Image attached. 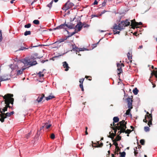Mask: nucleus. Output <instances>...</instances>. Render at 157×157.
I'll return each mask as SVG.
<instances>
[{"instance_id":"obj_24","label":"nucleus","mask_w":157,"mask_h":157,"mask_svg":"<svg viewBox=\"0 0 157 157\" xmlns=\"http://www.w3.org/2000/svg\"><path fill=\"white\" fill-rule=\"evenodd\" d=\"M55 98V97L53 95H49L48 97H45V98L47 101H48L49 100L52 99V98Z\"/></svg>"},{"instance_id":"obj_37","label":"nucleus","mask_w":157,"mask_h":157,"mask_svg":"<svg viewBox=\"0 0 157 157\" xmlns=\"http://www.w3.org/2000/svg\"><path fill=\"white\" fill-rule=\"evenodd\" d=\"M98 144H99L98 146H94L93 145V147H101L103 145V144L102 143H101L100 144H99V142L98 143Z\"/></svg>"},{"instance_id":"obj_27","label":"nucleus","mask_w":157,"mask_h":157,"mask_svg":"<svg viewBox=\"0 0 157 157\" xmlns=\"http://www.w3.org/2000/svg\"><path fill=\"white\" fill-rule=\"evenodd\" d=\"M37 56L38 54L36 53L31 56V59H34L37 58H38V57H37Z\"/></svg>"},{"instance_id":"obj_59","label":"nucleus","mask_w":157,"mask_h":157,"mask_svg":"<svg viewBox=\"0 0 157 157\" xmlns=\"http://www.w3.org/2000/svg\"><path fill=\"white\" fill-rule=\"evenodd\" d=\"M98 43H98H97V44H93V45L94 46L93 47L94 48V47H96L97 46V44Z\"/></svg>"},{"instance_id":"obj_2","label":"nucleus","mask_w":157,"mask_h":157,"mask_svg":"<svg viewBox=\"0 0 157 157\" xmlns=\"http://www.w3.org/2000/svg\"><path fill=\"white\" fill-rule=\"evenodd\" d=\"M129 21L128 19L122 21L119 23L118 25L115 24L113 27V28L114 29H118L120 31L124 29L125 27L130 25V22Z\"/></svg>"},{"instance_id":"obj_19","label":"nucleus","mask_w":157,"mask_h":157,"mask_svg":"<svg viewBox=\"0 0 157 157\" xmlns=\"http://www.w3.org/2000/svg\"><path fill=\"white\" fill-rule=\"evenodd\" d=\"M131 21V23L132 24L136 26H138L141 25H142V23L141 22H140L139 23L136 22L135 21V20L134 19L133 20Z\"/></svg>"},{"instance_id":"obj_26","label":"nucleus","mask_w":157,"mask_h":157,"mask_svg":"<svg viewBox=\"0 0 157 157\" xmlns=\"http://www.w3.org/2000/svg\"><path fill=\"white\" fill-rule=\"evenodd\" d=\"M139 90L137 89V88H135L133 90V92L135 95L137 94Z\"/></svg>"},{"instance_id":"obj_22","label":"nucleus","mask_w":157,"mask_h":157,"mask_svg":"<svg viewBox=\"0 0 157 157\" xmlns=\"http://www.w3.org/2000/svg\"><path fill=\"white\" fill-rule=\"evenodd\" d=\"M10 67L12 70L17 69V64L15 65L11 64L10 65Z\"/></svg>"},{"instance_id":"obj_5","label":"nucleus","mask_w":157,"mask_h":157,"mask_svg":"<svg viewBox=\"0 0 157 157\" xmlns=\"http://www.w3.org/2000/svg\"><path fill=\"white\" fill-rule=\"evenodd\" d=\"M32 45V44H31L32 46L29 47V48L31 49L32 48L40 46V45H39L33 46ZM24 46H27L25 44V43L22 44L20 48L17 50V51L21 50H24L25 49H27L29 48H26Z\"/></svg>"},{"instance_id":"obj_53","label":"nucleus","mask_w":157,"mask_h":157,"mask_svg":"<svg viewBox=\"0 0 157 157\" xmlns=\"http://www.w3.org/2000/svg\"><path fill=\"white\" fill-rule=\"evenodd\" d=\"M91 17H92L93 18V17H98V15H95L93 14V15H91Z\"/></svg>"},{"instance_id":"obj_31","label":"nucleus","mask_w":157,"mask_h":157,"mask_svg":"<svg viewBox=\"0 0 157 157\" xmlns=\"http://www.w3.org/2000/svg\"><path fill=\"white\" fill-rule=\"evenodd\" d=\"M131 109H130V108H129V109L126 111L125 114L126 115H129Z\"/></svg>"},{"instance_id":"obj_34","label":"nucleus","mask_w":157,"mask_h":157,"mask_svg":"<svg viewBox=\"0 0 157 157\" xmlns=\"http://www.w3.org/2000/svg\"><path fill=\"white\" fill-rule=\"evenodd\" d=\"M144 130L146 132H149L150 130V128L149 127L146 126L144 127Z\"/></svg>"},{"instance_id":"obj_18","label":"nucleus","mask_w":157,"mask_h":157,"mask_svg":"<svg viewBox=\"0 0 157 157\" xmlns=\"http://www.w3.org/2000/svg\"><path fill=\"white\" fill-rule=\"evenodd\" d=\"M63 66L64 68H65V71H67L68 70L69 67L68 66V65L66 61L63 62Z\"/></svg>"},{"instance_id":"obj_60","label":"nucleus","mask_w":157,"mask_h":157,"mask_svg":"<svg viewBox=\"0 0 157 157\" xmlns=\"http://www.w3.org/2000/svg\"><path fill=\"white\" fill-rule=\"evenodd\" d=\"M37 0H34L31 3V5H32L34 2H36L37 1Z\"/></svg>"},{"instance_id":"obj_10","label":"nucleus","mask_w":157,"mask_h":157,"mask_svg":"<svg viewBox=\"0 0 157 157\" xmlns=\"http://www.w3.org/2000/svg\"><path fill=\"white\" fill-rule=\"evenodd\" d=\"M26 69V67H23L21 69H17V70H16L17 75H19L22 74L23 73V71L25 70Z\"/></svg>"},{"instance_id":"obj_33","label":"nucleus","mask_w":157,"mask_h":157,"mask_svg":"<svg viewBox=\"0 0 157 157\" xmlns=\"http://www.w3.org/2000/svg\"><path fill=\"white\" fill-rule=\"evenodd\" d=\"M31 24L30 23H29L26 25H25L24 26V27L25 28H29L31 27Z\"/></svg>"},{"instance_id":"obj_3","label":"nucleus","mask_w":157,"mask_h":157,"mask_svg":"<svg viewBox=\"0 0 157 157\" xmlns=\"http://www.w3.org/2000/svg\"><path fill=\"white\" fill-rule=\"evenodd\" d=\"M30 59H23L21 61L24 63L25 67L29 65L30 66H33L37 64V62L36 61H34L32 62L30 61Z\"/></svg>"},{"instance_id":"obj_40","label":"nucleus","mask_w":157,"mask_h":157,"mask_svg":"<svg viewBox=\"0 0 157 157\" xmlns=\"http://www.w3.org/2000/svg\"><path fill=\"white\" fill-rule=\"evenodd\" d=\"M0 77H1V79H2V80H4V79L5 80H2V81H7V80H9V79L7 78H5V77L4 78L3 77L1 76H0Z\"/></svg>"},{"instance_id":"obj_62","label":"nucleus","mask_w":157,"mask_h":157,"mask_svg":"<svg viewBox=\"0 0 157 157\" xmlns=\"http://www.w3.org/2000/svg\"><path fill=\"white\" fill-rule=\"evenodd\" d=\"M53 2V0H52V1L49 3L50 4H51V5L52 6V4Z\"/></svg>"},{"instance_id":"obj_41","label":"nucleus","mask_w":157,"mask_h":157,"mask_svg":"<svg viewBox=\"0 0 157 157\" xmlns=\"http://www.w3.org/2000/svg\"><path fill=\"white\" fill-rule=\"evenodd\" d=\"M131 131H132L130 129H127L126 131L125 130V132H124L129 134L131 132Z\"/></svg>"},{"instance_id":"obj_29","label":"nucleus","mask_w":157,"mask_h":157,"mask_svg":"<svg viewBox=\"0 0 157 157\" xmlns=\"http://www.w3.org/2000/svg\"><path fill=\"white\" fill-rule=\"evenodd\" d=\"M31 34V31H26L24 33V34L25 36H26L28 35H30Z\"/></svg>"},{"instance_id":"obj_8","label":"nucleus","mask_w":157,"mask_h":157,"mask_svg":"<svg viewBox=\"0 0 157 157\" xmlns=\"http://www.w3.org/2000/svg\"><path fill=\"white\" fill-rule=\"evenodd\" d=\"M127 100L128 102V108H130V109H132V100L130 98L128 97L127 98Z\"/></svg>"},{"instance_id":"obj_6","label":"nucleus","mask_w":157,"mask_h":157,"mask_svg":"<svg viewBox=\"0 0 157 157\" xmlns=\"http://www.w3.org/2000/svg\"><path fill=\"white\" fill-rule=\"evenodd\" d=\"M145 116H146L147 120H148V121H147L148 122L147 124L150 127V125L152 124V115L151 114L149 115H146Z\"/></svg>"},{"instance_id":"obj_17","label":"nucleus","mask_w":157,"mask_h":157,"mask_svg":"<svg viewBox=\"0 0 157 157\" xmlns=\"http://www.w3.org/2000/svg\"><path fill=\"white\" fill-rule=\"evenodd\" d=\"M113 124H111V126H112L113 125L114 126H115L116 127H117L116 125V124H114V122L117 123V122H118V121H119V118L117 117H114L113 118Z\"/></svg>"},{"instance_id":"obj_56","label":"nucleus","mask_w":157,"mask_h":157,"mask_svg":"<svg viewBox=\"0 0 157 157\" xmlns=\"http://www.w3.org/2000/svg\"><path fill=\"white\" fill-rule=\"evenodd\" d=\"M69 37H68V36H65L63 38H64L65 40H66Z\"/></svg>"},{"instance_id":"obj_15","label":"nucleus","mask_w":157,"mask_h":157,"mask_svg":"<svg viewBox=\"0 0 157 157\" xmlns=\"http://www.w3.org/2000/svg\"><path fill=\"white\" fill-rule=\"evenodd\" d=\"M120 64L118 63L117 64V70L119 72L118 73V75L120 77L119 75L122 72V70L121 69V67L120 65Z\"/></svg>"},{"instance_id":"obj_23","label":"nucleus","mask_w":157,"mask_h":157,"mask_svg":"<svg viewBox=\"0 0 157 157\" xmlns=\"http://www.w3.org/2000/svg\"><path fill=\"white\" fill-rule=\"evenodd\" d=\"M65 27H67L70 29H74L75 28L73 25H68L67 24H66V23H65Z\"/></svg>"},{"instance_id":"obj_13","label":"nucleus","mask_w":157,"mask_h":157,"mask_svg":"<svg viewBox=\"0 0 157 157\" xmlns=\"http://www.w3.org/2000/svg\"><path fill=\"white\" fill-rule=\"evenodd\" d=\"M72 49L74 51H76V52H78V51H83L82 49V48H79L77 47H76L75 45H72Z\"/></svg>"},{"instance_id":"obj_42","label":"nucleus","mask_w":157,"mask_h":157,"mask_svg":"<svg viewBox=\"0 0 157 157\" xmlns=\"http://www.w3.org/2000/svg\"><path fill=\"white\" fill-rule=\"evenodd\" d=\"M107 0H104V2H102V6H104L106 5V3L107 2Z\"/></svg>"},{"instance_id":"obj_12","label":"nucleus","mask_w":157,"mask_h":157,"mask_svg":"<svg viewBox=\"0 0 157 157\" xmlns=\"http://www.w3.org/2000/svg\"><path fill=\"white\" fill-rule=\"evenodd\" d=\"M45 98L44 94H40L38 96V98L36 99V101L37 102L39 103L42 100L43 98Z\"/></svg>"},{"instance_id":"obj_52","label":"nucleus","mask_w":157,"mask_h":157,"mask_svg":"<svg viewBox=\"0 0 157 157\" xmlns=\"http://www.w3.org/2000/svg\"><path fill=\"white\" fill-rule=\"evenodd\" d=\"M134 153L135 156H137V154L138 153V152L137 151H134Z\"/></svg>"},{"instance_id":"obj_55","label":"nucleus","mask_w":157,"mask_h":157,"mask_svg":"<svg viewBox=\"0 0 157 157\" xmlns=\"http://www.w3.org/2000/svg\"><path fill=\"white\" fill-rule=\"evenodd\" d=\"M79 87L81 88L83 87V84L81 83L79 84Z\"/></svg>"},{"instance_id":"obj_57","label":"nucleus","mask_w":157,"mask_h":157,"mask_svg":"<svg viewBox=\"0 0 157 157\" xmlns=\"http://www.w3.org/2000/svg\"><path fill=\"white\" fill-rule=\"evenodd\" d=\"M79 31H78V29L77 30V29H75V31L74 32H76V33Z\"/></svg>"},{"instance_id":"obj_7","label":"nucleus","mask_w":157,"mask_h":157,"mask_svg":"<svg viewBox=\"0 0 157 157\" xmlns=\"http://www.w3.org/2000/svg\"><path fill=\"white\" fill-rule=\"evenodd\" d=\"M127 124V122H126L125 124L124 125H123V126H121V127H119L118 129L120 130V131H119L120 134L121 132H125V130L126 128H127V127L126 126V124Z\"/></svg>"},{"instance_id":"obj_64","label":"nucleus","mask_w":157,"mask_h":157,"mask_svg":"<svg viewBox=\"0 0 157 157\" xmlns=\"http://www.w3.org/2000/svg\"><path fill=\"white\" fill-rule=\"evenodd\" d=\"M143 48V46L142 45H140V46H139V48H140V49H141L142 48Z\"/></svg>"},{"instance_id":"obj_39","label":"nucleus","mask_w":157,"mask_h":157,"mask_svg":"<svg viewBox=\"0 0 157 157\" xmlns=\"http://www.w3.org/2000/svg\"><path fill=\"white\" fill-rule=\"evenodd\" d=\"M117 29H114L113 30V33L114 34H119L120 31H117Z\"/></svg>"},{"instance_id":"obj_35","label":"nucleus","mask_w":157,"mask_h":157,"mask_svg":"<svg viewBox=\"0 0 157 157\" xmlns=\"http://www.w3.org/2000/svg\"><path fill=\"white\" fill-rule=\"evenodd\" d=\"M43 72L40 71L38 73L39 76L40 77H43L44 76V75L42 74Z\"/></svg>"},{"instance_id":"obj_21","label":"nucleus","mask_w":157,"mask_h":157,"mask_svg":"<svg viewBox=\"0 0 157 157\" xmlns=\"http://www.w3.org/2000/svg\"><path fill=\"white\" fill-rule=\"evenodd\" d=\"M14 113V112L12 111L10 113H3L5 116L6 117H10V116L12 114H13Z\"/></svg>"},{"instance_id":"obj_48","label":"nucleus","mask_w":157,"mask_h":157,"mask_svg":"<svg viewBox=\"0 0 157 157\" xmlns=\"http://www.w3.org/2000/svg\"><path fill=\"white\" fill-rule=\"evenodd\" d=\"M107 11L105 10L101 12V13L100 14V16H101V14H103L105 13V12H106Z\"/></svg>"},{"instance_id":"obj_4","label":"nucleus","mask_w":157,"mask_h":157,"mask_svg":"<svg viewBox=\"0 0 157 157\" xmlns=\"http://www.w3.org/2000/svg\"><path fill=\"white\" fill-rule=\"evenodd\" d=\"M74 6V4L70 2L69 0L64 5V6L62 8L63 10L66 11L70 8H71Z\"/></svg>"},{"instance_id":"obj_47","label":"nucleus","mask_w":157,"mask_h":157,"mask_svg":"<svg viewBox=\"0 0 157 157\" xmlns=\"http://www.w3.org/2000/svg\"><path fill=\"white\" fill-rule=\"evenodd\" d=\"M117 141H118L120 140L121 139V137L119 136H117Z\"/></svg>"},{"instance_id":"obj_32","label":"nucleus","mask_w":157,"mask_h":157,"mask_svg":"<svg viewBox=\"0 0 157 157\" xmlns=\"http://www.w3.org/2000/svg\"><path fill=\"white\" fill-rule=\"evenodd\" d=\"M120 154H121V157H125L126 155V153L125 152L123 151L122 152H120Z\"/></svg>"},{"instance_id":"obj_25","label":"nucleus","mask_w":157,"mask_h":157,"mask_svg":"<svg viewBox=\"0 0 157 157\" xmlns=\"http://www.w3.org/2000/svg\"><path fill=\"white\" fill-rule=\"evenodd\" d=\"M126 122L124 120H122V121H121L119 122V124H120V126L119 127H121V126H123V125H124L125 124Z\"/></svg>"},{"instance_id":"obj_1","label":"nucleus","mask_w":157,"mask_h":157,"mask_svg":"<svg viewBox=\"0 0 157 157\" xmlns=\"http://www.w3.org/2000/svg\"><path fill=\"white\" fill-rule=\"evenodd\" d=\"M13 96V94H7L3 97V98L5 99V102L6 104V106L2 109V111H1V109H0V112L1 113L3 114L6 111H7L8 107L12 108L14 101L13 98H12Z\"/></svg>"},{"instance_id":"obj_14","label":"nucleus","mask_w":157,"mask_h":157,"mask_svg":"<svg viewBox=\"0 0 157 157\" xmlns=\"http://www.w3.org/2000/svg\"><path fill=\"white\" fill-rule=\"evenodd\" d=\"M65 23L62 24L59 26H58L56 28H54L53 29L54 30H56V29H65L66 28L65 27Z\"/></svg>"},{"instance_id":"obj_58","label":"nucleus","mask_w":157,"mask_h":157,"mask_svg":"<svg viewBox=\"0 0 157 157\" xmlns=\"http://www.w3.org/2000/svg\"><path fill=\"white\" fill-rule=\"evenodd\" d=\"M137 147H134V151H137Z\"/></svg>"},{"instance_id":"obj_49","label":"nucleus","mask_w":157,"mask_h":157,"mask_svg":"<svg viewBox=\"0 0 157 157\" xmlns=\"http://www.w3.org/2000/svg\"><path fill=\"white\" fill-rule=\"evenodd\" d=\"M31 134V132H30L29 133L27 134L26 135V137L27 138H28Z\"/></svg>"},{"instance_id":"obj_16","label":"nucleus","mask_w":157,"mask_h":157,"mask_svg":"<svg viewBox=\"0 0 157 157\" xmlns=\"http://www.w3.org/2000/svg\"><path fill=\"white\" fill-rule=\"evenodd\" d=\"M127 55L128 58V60L127 61H126L127 63L129 64V63H131L132 61L131 60L132 59V56H130V54L129 52H128L127 53Z\"/></svg>"},{"instance_id":"obj_45","label":"nucleus","mask_w":157,"mask_h":157,"mask_svg":"<svg viewBox=\"0 0 157 157\" xmlns=\"http://www.w3.org/2000/svg\"><path fill=\"white\" fill-rule=\"evenodd\" d=\"M55 138V135L54 134L52 133L51 134V138L52 139H53Z\"/></svg>"},{"instance_id":"obj_9","label":"nucleus","mask_w":157,"mask_h":157,"mask_svg":"<svg viewBox=\"0 0 157 157\" xmlns=\"http://www.w3.org/2000/svg\"><path fill=\"white\" fill-rule=\"evenodd\" d=\"M17 69L22 68V67H26L24 63L21 61L17 63Z\"/></svg>"},{"instance_id":"obj_28","label":"nucleus","mask_w":157,"mask_h":157,"mask_svg":"<svg viewBox=\"0 0 157 157\" xmlns=\"http://www.w3.org/2000/svg\"><path fill=\"white\" fill-rule=\"evenodd\" d=\"M82 27H83L84 28H88L90 26V25L83 22L82 23Z\"/></svg>"},{"instance_id":"obj_51","label":"nucleus","mask_w":157,"mask_h":157,"mask_svg":"<svg viewBox=\"0 0 157 157\" xmlns=\"http://www.w3.org/2000/svg\"><path fill=\"white\" fill-rule=\"evenodd\" d=\"M98 2L96 0H95L94 2V5H97L98 4Z\"/></svg>"},{"instance_id":"obj_61","label":"nucleus","mask_w":157,"mask_h":157,"mask_svg":"<svg viewBox=\"0 0 157 157\" xmlns=\"http://www.w3.org/2000/svg\"><path fill=\"white\" fill-rule=\"evenodd\" d=\"M65 30L66 31H67V33L69 35L70 34V33L67 30V28H66L65 29Z\"/></svg>"},{"instance_id":"obj_50","label":"nucleus","mask_w":157,"mask_h":157,"mask_svg":"<svg viewBox=\"0 0 157 157\" xmlns=\"http://www.w3.org/2000/svg\"><path fill=\"white\" fill-rule=\"evenodd\" d=\"M47 7H49L50 9L51 8V7H52V5H51V4H50L49 3V4H48V5H47Z\"/></svg>"},{"instance_id":"obj_36","label":"nucleus","mask_w":157,"mask_h":157,"mask_svg":"<svg viewBox=\"0 0 157 157\" xmlns=\"http://www.w3.org/2000/svg\"><path fill=\"white\" fill-rule=\"evenodd\" d=\"M2 30H0V42L2 41Z\"/></svg>"},{"instance_id":"obj_30","label":"nucleus","mask_w":157,"mask_h":157,"mask_svg":"<svg viewBox=\"0 0 157 157\" xmlns=\"http://www.w3.org/2000/svg\"><path fill=\"white\" fill-rule=\"evenodd\" d=\"M33 23L36 25H39L40 23V21L38 20H35L33 21Z\"/></svg>"},{"instance_id":"obj_46","label":"nucleus","mask_w":157,"mask_h":157,"mask_svg":"<svg viewBox=\"0 0 157 157\" xmlns=\"http://www.w3.org/2000/svg\"><path fill=\"white\" fill-rule=\"evenodd\" d=\"M65 40L64 38H61V39H59V42L60 43H61V42L64 41Z\"/></svg>"},{"instance_id":"obj_54","label":"nucleus","mask_w":157,"mask_h":157,"mask_svg":"<svg viewBox=\"0 0 157 157\" xmlns=\"http://www.w3.org/2000/svg\"><path fill=\"white\" fill-rule=\"evenodd\" d=\"M143 121L146 123H147L148 121V120H147L146 119V116H145V118L143 120Z\"/></svg>"},{"instance_id":"obj_63","label":"nucleus","mask_w":157,"mask_h":157,"mask_svg":"<svg viewBox=\"0 0 157 157\" xmlns=\"http://www.w3.org/2000/svg\"><path fill=\"white\" fill-rule=\"evenodd\" d=\"M76 33V32H73L71 33V35H73Z\"/></svg>"},{"instance_id":"obj_11","label":"nucleus","mask_w":157,"mask_h":157,"mask_svg":"<svg viewBox=\"0 0 157 157\" xmlns=\"http://www.w3.org/2000/svg\"><path fill=\"white\" fill-rule=\"evenodd\" d=\"M82 23L81 22L79 21L78 22V23L75 26V28L76 29L78 28V31H80L82 28Z\"/></svg>"},{"instance_id":"obj_20","label":"nucleus","mask_w":157,"mask_h":157,"mask_svg":"<svg viewBox=\"0 0 157 157\" xmlns=\"http://www.w3.org/2000/svg\"><path fill=\"white\" fill-rule=\"evenodd\" d=\"M0 121L2 123L4 121V119L6 118V117L3 113L2 115H0Z\"/></svg>"},{"instance_id":"obj_38","label":"nucleus","mask_w":157,"mask_h":157,"mask_svg":"<svg viewBox=\"0 0 157 157\" xmlns=\"http://www.w3.org/2000/svg\"><path fill=\"white\" fill-rule=\"evenodd\" d=\"M140 143L142 145H144L145 143V140L144 139H141L140 141Z\"/></svg>"},{"instance_id":"obj_44","label":"nucleus","mask_w":157,"mask_h":157,"mask_svg":"<svg viewBox=\"0 0 157 157\" xmlns=\"http://www.w3.org/2000/svg\"><path fill=\"white\" fill-rule=\"evenodd\" d=\"M51 125V124L47 125L45 126V127L47 129H48L50 127Z\"/></svg>"},{"instance_id":"obj_43","label":"nucleus","mask_w":157,"mask_h":157,"mask_svg":"<svg viewBox=\"0 0 157 157\" xmlns=\"http://www.w3.org/2000/svg\"><path fill=\"white\" fill-rule=\"evenodd\" d=\"M84 80V78H82L81 79H80V80H79V82H80V84H81V83L83 84V83Z\"/></svg>"}]
</instances>
